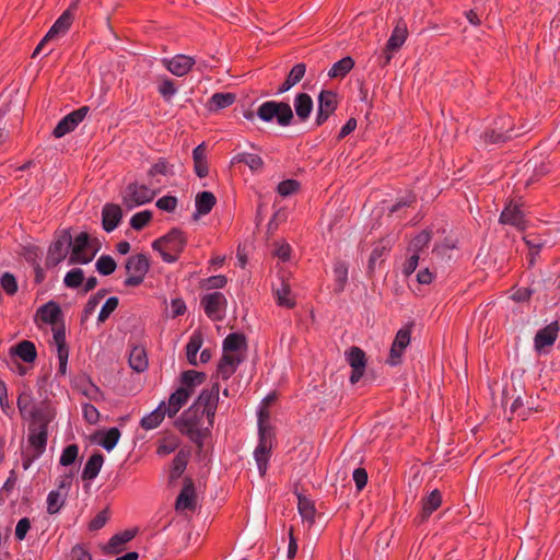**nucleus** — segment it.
<instances>
[{
    "label": "nucleus",
    "mask_w": 560,
    "mask_h": 560,
    "mask_svg": "<svg viewBox=\"0 0 560 560\" xmlns=\"http://www.w3.org/2000/svg\"><path fill=\"white\" fill-rule=\"evenodd\" d=\"M50 421L51 417L46 408H32L30 411L27 451L35 453V457H40L46 451Z\"/></svg>",
    "instance_id": "f257e3e1"
},
{
    "label": "nucleus",
    "mask_w": 560,
    "mask_h": 560,
    "mask_svg": "<svg viewBox=\"0 0 560 560\" xmlns=\"http://www.w3.org/2000/svg\"><path fill=\"white\" fill-rule=\"evenodd\" d=\"M186 245L187 237L184 231L173 228L167 234L155 240L152 243V248L160 253L163 261L173 264L177 261Z\"/></svg>",
    "instance_id": "f03ea898"
},
{
    "label": "nucleus",
    "mask_w": 560,
    "mask_h": 560,
    "mask_svg": "<svg viewBox=\"0 0 560 560\" xmlns=\"http://www.w3.org/2000/svg\"><path fill=\"white\" fill-rule=\"evenodd\" d=\"M264 412L260 411L258 417V444L254 451V459L260 476H265L268 470L275 438L273 430L264 419Z\"/></svg>",
    "instance_id": "7ed1b4c3"
},
{
    "label": "nucleus",
    "mask_w": 560,
    "mask_h": 560,
    "mask_svg": "<svg viewBox=\"0 0 560 560\" xmlns=\"http://www.w3.org/2000/svg\"><path fill=\"white\" fill-rule=\"evenodd\" d=\"M205 417L206 412L192 404L180 415L176 421V427L180 433L186 435L192 443L197 444L198 446H202L203 444L205 435L202 433V424Z\"/></svg>",
    "instance_id": "20e7f679"
},
{
    "label": "nucleus",
    "mask_w": 560,
    "mask_h": 560,
    "mask_svg": "<svg viewBox=\"0 0 560 560\" xmlns=\"http://www.w3.org/2000/svg\"><path fill=\"white\" fill-rule=\"evenodd\" d=\"M257 118L264 122H276L280 127L293 124L294 113L287 102L266 101L256 110Z\"/></svg>",
    "instance_id": "39448f33"
},
{
    "label": "nucleus",
    "mask_w": 560,
    "mask_h": 560,
    "mask_svg": "<svg viewBox=\"0 0 560 560\" xmlns=\"http://www.w3.org/2000/svg\"><path fill=\"white\" fill-rule=\"evenodd\" d=\"M100 249L98 241L92 240L86 232H80L70 246L69 265H86L91 262Z\"/></svg>",
    "instance_id": "423d86ee"
},
{
    "label": "nucleus",
    "mask_w": 560,
    "mask_h": 560,
    "mask_svg": "<svg viewBox=\"0 0 560 560\" xmlns=\"http://www.w3.org/2000/svg\"><path fill=\"white\" fill-rule=\"evenodd\" d=\"M521 133L515 129L512 118L509 115H502L485 130L483 139L487 143L500 144L518 137Z\"/></svg>",
    "instance_id": "0eeeda50"
},
{
    "label": "nucleus",
    "mask_w": 560,
    "mask_h": 560,
    "mask_svg": "<svg viewBox=\"0 0 560 560\" xmlns=\"http://www.w3.org/2000/svg\"><path fill=\"white\" fill-rule=\"evenodd\" d=\"M156 195L154 189L138 182L129 183L121 192V201L126 209L132 210L137 207L151 202Z\"/></svg>",
    "instance_id": "6e6552de"
},
{
    "label": "nucleus",
    "mask_w": 560,
    "mask_h": 560,
    "mask_svg": "<svg viewBox=\"0 0 560 560\" xmlns=\"http://www.w3.org/2000/svg\"><path fill=\"white\" fill-rule=\"evenodd\" d=\"M125 268L128 273L124 281L125 287H138L150 269V261L145 254H136L127 259Z\"/></svg>",
    "instance_id": "1a4fd4ad"
},
{
    "label": "nucleus",
    "mask_w": 560,
    "mask_h": 560,
    "mask_svg": "<svg viewBox=\"0 0 560 560\" xmlns=\"http://www.w3.org/2000/svg\"><path fill=\"white\" fill-rule=\"evenodd\" d=\"M200 304L208 318L213 322L222 320L226 311V298L223 293L215 291L201 296Z\"/></svg>",
    "instance_id": "9d476101"
},
{
    "label": "nucleus",
    "mask_w": 560,
    "mask_h": 560,
    "mask_svg": "<svg viewBox=\"0 0 560 560\" xmlns=\"http://www.w3.org/2000/svg\"><path fill=\"white\" fill-rule=\"evenodd\" d=\"M560 332V324L553 320L540 328L534 337V350L537 354H548L549 349L555 345Z\"/></svg>",
    "instance_id": "9b49d317"
},
{
    "label": "nucleus",
    "mask_w": 560,
    "mask_h": 560,
    "mask_svg": "<svg viewBox=\"0 0 560 560\" xmlns=\"http://www.w3.org/2000/svg\"><path fill=\"white\" fill-rule=\"evenodd\" d=\"M338 107L337 93L331 90H322L317 97V110L314 125L323 126Z\"/></svg>",
    "instance_id": "f8f14e48"
},
{
    "label": "nucleus",
    "mask_w": 560,
    "mask_h": 560,
    "mask_svg": "<svg viewBox=\"0 0 560 560\" xmlns=\"http://www.w3.org/2000/svg\"><path fill=\"white\" fill-rule=\"evenodd\" d=\"M71 244L72 236L70 231L63 230L48 248L47 265L57 266L60 264L67 257V255L70 254Z\"/></svg>",
    "instance_id": "ddd939ff"
},
{
    "label": "nucleus",
    "mask_w": 560,
    "mask_h": 560,
    "mask_svg": "<svg viewBox=\"0 0 560 560\" xmlns=\"http://www.w3.org/2000/svg\"><path fill=\"white\" fill-rule=\"evenodd\" d=\"M220 385L213 383L210 388L201 390L194 404L206 412V418L209 420V424L212 425L213 418L217 412L219 402Z\"/></svg>",
    "instance_id": "4468645a"
},
{
    "label": "nucleus",
    "mask_w": 560,
    "mask_h": 560,
    "mask_svg": "<svg viewBox=\"0 0 560 560\" xmlns=\"http://www.w3.org/2000/svg\"><path fill=\"white\" fill-rule=\"evenodd\" d=\"M411 340V328L402 327L400 328L395 339L392 343L389 355L386 360V363L390 366H397L401 363V358L405 349L409 346Z\"/></svg>",
    "instance_id": "2eb2a0df"
},
{
    "label": "nucleus",
    "mask_w": 560,
    "mask_h": 560,
    "mask_svg": "<svg viewBox=\"0 0 560 560\" xmlns=\"http://www.w3.org/2000/svg\"><path fill=\"white\" fill-rule=\"evenodd\" d=\"M89 113L88 106H82L68 115H66L54 128L52 135L55 138H61L67 133L73 131L80 122L83 121Z\"/></svg>",
    "instance_id": "dca6fc26"
},
{
    "label": "nucleus",
    "mask_w": 560,
    "mask_h": 560,
    "mask_svg": "<svg viewBox=\"0 0 560 560\" xmlns=\"http://www.w3.org/2000/svg\"><path fill=\"white\" fill-rule=\"evenodd\" d=\"M72 20H73V16L72 14L70 13L69 10L65 11L57 20L56 22L51 25V27L49 28V31L47 32V34L44 36V38L39 42V44L36 46V48L34 49L33 51V55L32 57L35 58L38 52L43 49L44 45L57 37L58 35L60 34H65L71 26L72 24Z\"/></svg>",
    "instance_id": "f3484780"
},
{
    "label": "nucleus",
    "mask_w": 560,
    "mask_h": 560,
    "mask_svg": "<svg viewBox=\"0 0 560 560\" xmlns=\"http://www.w3.org/2000/svg\"><path fill=\"white\" fill-rule=\"evenodd\" d=\"M499 221L501 224H508L518 230H524L526 228L525 214L521 209V206L513 201L505 205L500 214Z\"/></svg>",
    "instance_id": "a211bd4d"
},
{
    "label": "nucleus",
    "mask_w": 560,
    "mask_h": 560,
    "mask_svg": "<svg viewBox=\"0 0 560 560\" xmlns=\"http://www.w3.org/2000/svg\"><path fill=\"white\" fill-rule=\"evenodd\" d=\"M162 62L164 67L176 77L186 75L196 63L192 57L182 54L172 58H164Z\"/></svg>",
    "instance_id": "6ab92c4d"
},
{
    "label": "nucleus",
    "mask_w": 560,
    "mask_h": 560,
    "mask_svg": "<svg viewBox=\"0 0 560 560\" xmlns=\"http://www.w3.org/2000/svg\"><path fill=\"white\" fill-rule=\"evenodd\" d=\"M196 505V489L190 477H185L183 488L176 498L175 509L178 511L194 510Z\"/></svg>",
    "instance_id": "aec40b11"
},
{
    "label": "nucleus",
    "mask_w": 560,
    "mask_h": 560,
    "mask_svg": "<svg viewBox=\"0 0 560 560\" xmlns=\"http://www.w3.org/2000/svg\"><path fill=\"white\" fill-rule=\"evenodd\" d=\"M122 218V211L116 203H105L102 209V226L107 233L113 232Z\"/></svg>",
    "instance_id": "412c9836"
},
{
    "label": "nucleus",
    "mask_w": 560,
    "mask_h": 560,
    "mask_svg": "<svg viewBox=\"0 0 560 560\" xmlns=\"http://www.w3.org/2000/svg\"><path fill=\"white\" fill-rule=\"evenodd\" d=\"M242 361L243 359L237 354L223 353L218 363V375L224 381L229 380L236 372Z\"/></svg>",
    "instance_id": "4be33fe9"
},
{
    "label": "nucleus",
    "mask_w": 560,
    "mask_h": 560,
    "mask_svg": "<svg viewBox=\"0 0 560 560\" xmlns=\"http://www.w3.org/2000/svg\"><path fill=\"white\" fill-rule=\"evenodd\" d=\"M215 203L217 198L211 191L205 190L198 192L195 198V212L192 214L194 220L210 213Z\"/></svg>",
    "instance_id": "5701e85b"
},
{
    "label": "nucleus",
    "mask_w": 560,
    "mask_h": 560,
    "mask_svg": "<svg viewBox=\"0 0 560 560\" xmlns=\"http://www.w3.org/2000/svg\"><path fill=\"white\" fill-rule=\"evenodd\" d=\"M273 296L277 305L285 308H293L296 304L295 299L291 294L290 284L283 279H279V284L272 288Z\"/></svg>",
    "instance_id": "b1692460"
},
{
    "label": "nucleus",
    "mask_w": 560,
    "mask_h": 560,
    "mask_svg": "<svg viewBox=\"0 0 560 560\" xmlns=\"http://www.w3.org/2000/svg\"><path fill=\"white\" fill-rule=\"evenodd\" d=\"M189 393L184 388H177L173 392L170 397L167 404L164 401V409L170 418L176 416V413L188 402Z\"/></svg>",
    "instance_id": "393cba45"
},
{
    "label": "nucleus",
    "mask_w": 560,
    "mask_h": 560,
    "mask_svg": "<svg viewBox=\"0 0 560 560\" xmlns=\"http://www.w3.org/2000/svg\"><path fill=\"white\" fill-rule=\"evenodd\" d=\"M36 316L45 324L55 325L61 319V307L57 302L49 301L37 310Z\"/></svg>",
    "instance_id": "a878e982"
},
{
    "label": "nucleus",
    "mask_w": 560,
    "mask_h": 560,
    "mask_svg": "<svg viewBox=\"0 0 560 560\" xmlns=\"http://www.w3.org/2000/svg\"><path fill=\"white\" fill-rule=\"evenodd\" d=\"M408 37V28L401 19L396 23L392 34L386 43L387 51H397L401 48Z\"/></svg>",
    "instance_id": "bb28decb"
},
{
    "label": "nucleus",
    "mask_w": 560,
    "mask_h": 560,
    "mask_svg": "<svg viewBox=\"0 0 560 560\" xmlns=\"http://www.w3.org/2000/svg\"><path fill=\"white\" fill-rule=\"evenodd\" d=\"M206 378H207V375L205 372H199L196 370L184 371L180 374L179 388H184L185 390H187V393H189V397H190L192 395V393L195 392V388L197 386L201 385L202 383H205Z\"/></svg>",
    "instance_id": "cd10ccee"
},
{
    "label": "nucleus",
    "mask_w": 560,
    "mask_h": 560,
    "mask_svg": "<svg viewBox=\"0 0 560 560\" xmlns=\"http://www.w3.org/2000/svg\"><path fill=\"white\" fill-rule=\"evenodd\" d=\"M294 112L300 121H306L314 108L312 97L307 93H298L293 101Z\"/></svg>",
    "instance_id": "c85d7f7f"
},
{
    "label": "nucleus",
    "mask_w": 560,
    "mask_h": 560,
    "mask_svg": "<svg viewBox=\"0 0 560 560\" xmlns=\"http://www.w3.org/2000/svg\"><path fill=\"white\" fill-rule=\"evenodd\" d=\"M128 363L131 370L141 373L148 370L149 360L143 346H132L129 352Z\"/></svg>",
    "instance_id": "c756f323"
},
{
    "label": "nucleus",
    "mask_w": 560,
    "mask_h": 560,
    "mask_svg": "<svg viewBox=\"0 0 560 560\" xmlns=\"http://www.w3.org/2000/svg\"><path fill=\"white\" fill-rule=\"evenodd\" d=\"M194 171L199 178H205L209 174V164L207 160V148L205 142L198 144L192 150Z\"/></svg>",
    "instance_id": "7c9ffc66"
},
{
    "label": "nucleus",
    "mask_w": 560,
    "mask_h": 560,
    "mask_svg": "<svg viewBox=\"0 0 560 560\" xmlns=\"http://www.w3.org/2000/svg\"><path fill=\"white\" fill-rule=\"evenodd\" d=\"M442 503V494L438 489L432 490L427 497L421 500L422 509L420 512V521L428 520L431 514L436 511Z\"/></svg>",
    "instance_id": "2f4dec72"
},
{
    "label": "nucleus",
    "mask_w": 560,
    "mask_h": 560,
    "mask_svg": "<svg viewBox=\"0 0 560 560\" xmlns=\"http://www.w3.org/2000/svg\"><path fill=\"white\" fill-rule=\"evenodd\" d=\"M104 463V456L101 453H94L84 464L81 478L83 480H93L100 474Z\"/></svg>",
    "instance_id": "473e14b6"
},
{
    "label": "nucleus",
    "mask_w": 560,
    "mask_h": 560,
    "mask_svg": "<svg viewBox=\"0 0 560 560\" xmlns=\"http://www.w3.org/2000/svg\"><path fill=\"white\" fill-rule=\"evenodd\" d=\"M165 416L167 413L164 409V401H161L154 410L142 417L140 425L144 430H153L162 423Z\"/></svg>",
    "instance_id": "72a5a7b5"
},
{
    "label": "nucleus",
    "mask_w": 560,
    "mask_h": 560,
    "mask_svg": "<svg viewBox=\"0 0 560 560\" xmlns=\"http://www.w3.org/2000/svg\"><path fill=\"white\" fill-rule=\"evenodd\" d=\"M11 353L25 363H32L37 357L35 345L32 341L23 340L11 349Z\"/></svg>",
    "instance_id": "f704fd0d"
},
{
    "label": "nucleus",
    "mask_w": 560,
    "mask_h": 560,
    "mask_svg": "<svg viewBox=\"0 0 560 560\" xmlns=\"http://www.w3.org/2000/svg\"><path fill=\"white\" fill-rule=\"evenodd\" d=\"M236 100L234 93H214L208 101L207 107L210 112H218L231 106Z\"/></svg>",
    "instance_id": "c9c22d12"
},
{
    "label": "nucleus",
    "mask_w": 560,
    "mask_h": 560,
    "mask_svg": "<svg viewBox=\"0 0 560 560\" xmlns=\"http://www.w3.org/2000/svg\"><path fill=\"white\" fill-rule=\"evenodd\" d=\"M203 343V337L200 331H194L186 345V357L190 365H197V354Z\"/></svg>",
    "instance_id": "e433bc0d"
},
{
    "label": "nucleus",
    "mask_w": 560,
    "mask_h": 560,
    "mask_svg": "<svg viewBox=\"0 0 560 560\" xmlns=\"http://www.w3.org/2000/svg\"><path fill=\"white\" fill-rule=\"evenodd\" d=\"M98 435V445H101L105 451L110 452L118 444L121 433L118 428L113 427L106 431L100 432Z\"/></svg>",
    "instance_id": "4c0bfd02"
},
{
    "label": "nucleus",
    "mask_w": 560,
    "mask_h": 560,
    "mask_svg": "<svg viewBox=\"0 0 560 560\" xmlns=\"http://www.w3.org/2000/svg\"><path fill=\"white\" fill-rule=\"evenodd\" d=\"M298 511L300 516L308 525H313L316 515V509L314 502L304 495H299Z\"/></svg>",
    "instance_id": "58836bf2"
},
{
    "label": "nucleus",
    "mask_w": 560,
    "mask_h": 560,
    "mask_svg": "<svg viewBox=\"0 0 560 560\" xmlns=\"http://www.w3.org/2000/svg\"><path fill=\"white\" fill-rule=\"evenodd\" d=\"M189 454L183 450H180L172 460L171 471H170V482L178 479L185 471L188 464Z\"/></svg>",
    "instance_id": "ea45409f"
},
{
    "label": "nucleus",
    "mask_w": 560,
    "mask_h": 560,
    "mask_svg": "<svg viewBox=\"0 0 560 560\" xmlns=\"http://www.w3.org/2000/svg\"><path fill=\"white\" fill-rule=\"evenodd\" d=\"M332 271L335 280L334 291L336 293H341L348 282V265L345 261H337L334 265Z\"/></svg>",
    "instance_id": "a19ab883"
},
{
    "label": "nucleus",
    "mask_w": 560,
    "mask_h": 560,
    "mask_svg": "<svg viewBox=\"0 0 560 560\" xmlns=\"http://www.w3.org/2000/svg\"><path fill=\"white\" fill-rule=\"evenodd\" d=\"M353 67L354 60L350 56L343 57L332 65L328 71V77L343 78L352 70Z\"/></svg>",
    "instance_id": "79ce46f5"
},
{
    "label": "nucleus",
    "mask_w": 560,
    "mask_h": 560,
    "mask_svg": "<svg viewBox=\"0 0 560 560\" xmlns=\"http://www.w3.org/2000/svg\"><path fill=\"white\" fill-rule=\"evenodd\" d=\"M148 177L154 178L158 175L165 177L174 176V165H172L165 158H159V160L152 164L148 171Z\"/></svg>",
    "instance_id": "37998d69"
},
{
    "label": "nucleus",
    "mask_w": 560,
    "mask_h": 560,
    "mask_svg": "<svg viewBox=\"0 0 560 560\" xmlns=\"http://www.w3.org/2000/svg\"><path fill=\"white\" fill-rule=\"evenodd\" d=\"M432 234L428 230L418 233L410 242L408 250L420 255L430 244Z\"/></svg>",
    "instance_id": "c03bdc74"
},
{
    "label": "nucleus",
    "mask_w": 560,
    "mask_h": 560,
    "mask_svg": "<svg viewBox=\"0 0 560 560\" xmlns=\"http://www.w3.org/2000/svg\"><path fill=\"white\" fill-rule=\"evenodd\" d=\"M346 360L351 369H364L366 366L365 352L359 347H351L346 351Z\"/></svg>",
    "instance_id": "a18cd8bd"
},
{
    "label": "nucleus",
    "mask_w": 560,
    "mask_h": 560,
    "mask_svg": "<svg viewBox=\"0 0 560 560\" xmlns=\"http://www.w3.org/2000/svg\"><path fill=\"white\" fill-rule=\"evenodd\" d=\"M68 494L60 490H51L47 495V512L51 515L57 514L63 508Z\"/></svg>",
    "instance_id": "49530a36"
},
{
    "label": "nucleus",
    "mask_w": 560,
    "mask_h": 560,
    "mask_svg": "<svg viewBox=\"0 0 560 560\" xmlns=\"http://www.w3.org/2000/svg\"><path fill=\"white\" fill-rule=\"evenodd\" d=\"M136 535V529H126L112 536L108 541V548L112 552H119V548L130 541Z\"/></svg>",
    "instance_id": "de8ad7c7"
},
{
    "label": "nucleus",
    "mask_w": 560,
    "mask_h": 560,
    "mask_svg": "<svg viewBox=\"0 0 560 560\" xmlns=\"http://www.w3.org/2000/svg\"><path fill=\"white\" fill-rule=\"evenodd\" d=\"M246 346V339L244 335L232 332L229 334L223 340L224 353L235 352Z\"/></svg>",
    "instance_id": "09e8293b"
},
{
    "label": "nucleus",
    "mask_w": 560,
    "mask_h": 560,
    "mask_svg": "<svg viewBox=\"0 0 560 560\" xmlns=\"http://www.w3.org/2000/svg\"><path fill=\"white\" fill-rule=\"evenodd\" d=\"M524 241L529 248L528 265L532 267L535 264L536 256L539 254L540 249L546 245V241L539 236L534 235H526L524 237Z\"/></svg>",
    "instance_id": "8fccbe9b"
},
{
    "label": "nucleus",
    "mask_w": 560,
    "mask_h": 560,
    "mask_svg": "<svg viewBox=\"0 0 560 560\" xmlns=\"http://www.w3.org/2000/svg\"><path fill=\"white\" fill-rule=\"evenodd\" d=\"M20 413L23 418L30 420V411L32 408H44L43 406H34L32 395L28 393H21L16 401Z\"/></svg>",
    "instance_id": "3c124183"
},
{
    "label": "nucleus",
    "mask_w": 560,
    "mask_h": 560,
    "mask_svg": "<svg viewBox=\"0 0 560 560\" xmlns=\"http://www.w3.org/2000/svg\"><path fill=\"white\" fill-rule=\"evenodd\" d=\"M510 409L513 415H516L522 420H526L532 415V412L536 410L533 406H529L528 404L527 406H525L524 400L521 396H517L513 400Z\"/></svg>",
    "instance_id": "603ef678"
},
{
    "label": "nucleus",
    "mask_w": 560,
    "mask_h": 560,
    "mask_svg": "<svg viewBox=\"0 0 560 560\" xmlns=\"http://www.w3.org/2000/svg\"><path fill=\"white\" fill-rule=\"evenodd\" d=\"M235 159L237 162L247 165L252 171H258L264 166L262 159L255 153L243 152L240 153Z\"/></svg>",
    "instance_id": "864d4df0"
},
{
    "label": "nucleus",
    "mask_w": 560,
    "mask_h": 560,
    "mask_svg": "<svg viewBox=\"0 0 560 560\" xmlns=\"http://www.w3.org/2000/svg\"><path fill=\"white\" fill-rule=\"evenodd\" d=\"M177 90L175 82L166 77L161 79L158 85L159 93L166 102H170L175 96Z\"/></svg>",
    "instance_id": "5fc2aeb1"
},
{
    "label": "nucleus",
    "mask_w": 560,
    "mask_h": 560,
    "mask_svg": "<svg viewBox=\"0 0 560 560\" xmlns=\"http://www.w3.org/2000/svg\"><path fill=\"white\" fill-rule=\"evenodd\" d=\"M83 281L84 272L81 268H73L69 270L63 278V284L70 289L79 288Z\"/></svg>",
    "instance_id": "6e6d98bb"
},
{
    "label": "nucleus",
    "mask_w": 560,
    "mask_h": 560,
    "mask_svg": "<svg viewBox=\"0 0 560 560\" xmlns=\"http://www.w3.org/2000/svg\"><path fill=\"white\" fill-rule=\"evenodd\" d=\"M116 267V261L109 255H102L95 264L97 272L101 273L102 276L112 275L115 271Z\"/></svg>",
    "instance_id": "4d7b16f0"
},
{
    "label": "nucleus",
    "mask_w": 560,
    "mask_h": 560,
    "mask_svg": "<svg viewBox=\"0 0 560 560\" xmlns=\"http://www.w3.org/2000/svg\"><path fill=\"white\" fill-rule=\"evenodd\" d=\"M78 455L79 446L77 444H69L63 448L59 458V464L65 467L70 466L75 462Z\"/></svg>",
    "instance_id": "13d9d810"
},
{
    "label": "nucleus",
    "mask_w": 560,
    "mask_h": 560,
    "mask_svg": "<svg viewBox=\"0 0 560 560\" xmlns=\"http://www.w3.org/2000/svg\"><path fill=\"white\" fill-rule=\"evenodd\" d=\"M151 219L152 212L149 210L137 212L130 218V226L136 231H140L150 222Z\"/></svg>",
    "instance_id": "bf43d9fd"
},
{
    "label": "nucleus",
    "mask_w": 560,
    "mask_h": 560,
    "mask_svg": "<svg viewBox=\"0 0 560 560\" xmlns=\"http://www.w3.org/2000/svg\"><path fill=\"white\" fill-rule=\"evenodd\" d=\"M118 304H119L118 298H116V296L108 298L105 301V303L103 304V306L98 313L97 322L104 323L112 315V313L117 308Z\"/></svg>",
    "instance_id": "052dcab7"
},
{
    "label": "nucleus",
    "mask_w": 560,
    "mask_h": 560,
    "mask_svg": "<svg viewBox=\"0 0 560 560\" xmlns=\"http://www.w3.org/2000/svg\"><path fill=\"white\" fill-rule=\"evenodd\" d=\"M300 188V183L296 179H285L278 184L277 192L282 197L291 196Z\"/></svg>",
    "instance_id": "680f3d73"
},
{
    "label": "nucleus",
    "mask_w": 560,
    "mask_h": 560,
    "mask_svg": "<svg viewBox=\"0 0 560 560\" xmlns=\"http://www.w3.org/2000/svg\"><path fill=\"white\" fill-rule=\"evenodd\" d=\"M306 72V65L303 62H299L292 67L290 70L288 77L285 78L287 81L292 84L293 86L296 85L305 75Z\"/></svg>",
    "instance_id": "e2e57ef3"
},
{
    "label": "nucleus",
    "mask_w": 560,
    "mask_h": 560,
    "mask_svg": "<svg viewBox=\"0 0 560 560\" xmlns=\"http://www.w3.org/2000/svg\"><path fill=\"white\" fill-rule=\"evenodd\" d=\"M0 285L9 295H13L18 291V282L15 277L10 272H4L0 278Z\"/></svg>",
    "instance_id": "0e129e2a"
},
{
    "label": "nucleus",
    "mask_w": 560,
    "mask_h": 560,
    "mask_svg": "<svg viewBox=\"0 0 560 560\" xmlns=\"http://www.w3.org/2000/svg\"><path fill=\"white\" fill-rule=\"evenodd\" d=\"M228 283V278L224 275L211 276L202 281V288L207 290L223 289Z\"/></svg>",
    "instance_id": "69168bd1"
},
{
    "label": "nucleus",
    "mask_w": 560,
    "mask_h": 560,
    "mask_svg": "<svg viewBox=\"0 0 560 560\" xmlns=\"http://www.w3.org/2000/svg\"><path fill=\"white\" fill-rule=\"evenodd\" d=\"M69 560H92V555L84 545L77 544L70 550Z\"/></svg>",
    "instance_id": "338daca9"
},
{
    "label": "nucleus",
    "mask_w": 560,
    "mask_h": 560,
    "mask_svg": "<svg viewBox=\"0 0 560 560\" xmlns=\"http://www.w3.org/2000/svg\"><path fill=\"white\" fill-rule=\"evenodd\" d=\"M177 198L175 196H163L156 200L155 206L165 212H173L177 207Z\"/></svg>",
    "instance_id": "774afa93"
}]
</instances>
